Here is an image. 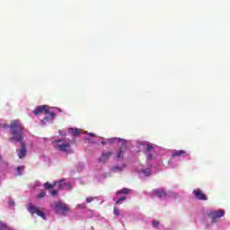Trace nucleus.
<instances>
[{
    "label": "nucleus",
    "mask_w": 230,
    "mask_h": 230,
    "mask_svg": "<svg viewBox=\"0 0 230 230\" xmlns=\"http://www.w3.org/2000/svg\"><path fill=\"white\" fill-rule=\"evenodd\" d=\"M49 112V106L48 105H41L38 106L34 111L33 114L39 116V114H48Z\"/></svg>",
    "instance_id": "7"
},
{
    "label": "nucleus",
    "mask_w": 230,
    "mask_h": 230,
    "mask_svg": "<svg viewBox=\"0 0 230 230\" xmlns=\"http://www.w3.org/2000/svg\"><path fill=\"white\" fill-rule=\"evenodd\" d=\"M226 215V211L219 209V210H211L208 213V218H211L212 222H217L218 218H222Z\"/></svg>",
    "instance_id": "5"
},
{
    "label": "nucleus",
    "mask_w": 230,
    "mask_h": 230,
    "mask_svg": "<svg viewBox=\"0 0 230 230\" xmlns=\"http://www.w3.org/2000/svg\"><path fill=\"white\" fill-rule=\"evenodd\" d=\"M91 137H96L94 134L90 133Z\"/></svg>",
    "instance_id": "29"
},
{
    "label": "nucleus",
    "mask_w": 230,
    "mask_h": 230,
    "mask_svg": "<svg viewBox=\"0 0 230 230\" xmlns=\"http://www.w3.org/2000/svg\"><path fill=\"white\" fill-rule=\"evenodd\" d=\"M55 118H57V114L49 110V112L45 113V117L40 119V123L41 125H48V123H51V121H53Z\"/></svg>",
    "instance_id": "6"
},
{
    "label": "nucleus",
    "mask_w": 230,
    "mask_h": 230,
    "mask_svg": "<svg viewBox=\"0 0 230 230\" xmlns=\"http://www.w3.org/2000/svg\"><path fill=\"white\" fill-rule=\"evenodd\" d=\"M182 155H188L185 150H174L172 153V157H181Z\"/></svg>",
    "instance_id": "13"
},
{
    "label": "nucleus",
    "mask_w": 230,
    "mask_h": 230,
    "mask_svg": "<svg viewBox=\"0 0 230 230\" xmlns=\"http://www.w3.org/2000/svg\"><path fill=\"white\" fill-rule=\"evenodd\" d=\"M79 208H82V209H87V206L85 204L78 205Z\"/></svg>",
    "instance_id": "28"
},
{
    "label": "nucleus",
    "mask_w": 230,
    "mask_h": 230,
    "mask_svg": "<svg viewBox=\"0 0 230 230\" xmlns=\"http://www.w3.org/2000/svg\"><path fill=\"white\" fill-rule=\"evenodd\" d=\"M192 193L194 197L198 199V200H208V197L200 189H195Z\"/></svg>",
    "instance_id": "9"
},
{
    "label": "nucleus",
    "mask_w": 230,
    "mask_h": 230,
    "mask_svg": "<svg viewBox=\"0 0 230 230\" xmlns=\"http://www.w3.org/2000/svg\"><path fill=\"white\" fill-rule=\"evenodd\" d=\"M20 145L21 148L17 149L16 152L20 159H24L26 157V154L28 153V150L26 149V144H24V142H21Z\"/></svg>",
    "instance_id": "8"
},
{
    "label": "nucleus",
    "mask_w": 230,
    "mask_h": 230,
    "mask_svg": "<svg viewBox=\"0 0 230 230\" xmlns=\"http://www.w3.org/2000/svg\"><path fill=\"white\" fill-rule=\"evenodd\" d=\"M59 112H62V110H60V109H57Z\"/></svg>",
    "instance_id": "33"
},
{
    "label": "nucleus",
    "mask_w": 230,
    "mask_h": 230,
    "mask_svg": "<svg viewBox=\"0 0 230 230\" xmlns=\"http://www.w3.org/2000/svg\"><path fill=\"white\" fill-rule=\"evenodd\" d=\"M53 143H56L57 149L60 150V152H63L64 154H72L73 150H71V143L69 142H62V139H56L53 141Z\"/></svg>",
    "instance_id": "2"
},
{
    "label": "nucleus",
    "mask_w": 230,
    "mask_h": 230,
    "mask_svg": "<svg viewBox=\"0 0 230 230\" xmlns=\"http://www.w3.org/2000/svg\"><path fill=\"white\" fill-rule=\"evenodd\" d=\"M25 166L24 165H22V166H18L17 167V173H18V175H22V172H24V170H25Z\"/></svg>",
    "instance_id": "18"
},
{
    "label": "nucleus",
    "mask_w": 230,
    "mask_h": 230,
    "mask_svg": "<svg viewBox=\"0 0 230 230\" xmlns=\"http://www.w3.org/2000/svg\"><path fill=\"white\" fill-rule=\"evenodd\" d=\"M152 152H154L153 146L152 145H147L146 147V151H145L147 161H154V154H152Z\"/></svg>",
    "instance_id": "10"
},
{
    "label": "nucleus",
    "mask_w": 230,
    "mask_h": 230,
    "mask_svg": "<svg viewBox=\"0 0 230 230\" xmlns=\"http://www.w3.org/2000/svg\"><path fill=\"white\" fill-rule=\"evenodd\" d=\"M102 145H105V142H102Z\"/></svg>",
    "instance_id": "34"
},
{
    "label": "nucleus",
    "mask_w": 230,
    "mask_h": 230,
    "mask_svg": "<svg viewBox=\"0 0 230 230\" xmlns=\"http://www.w3.org/2000/svg\"><path fill=\"white\" fill-rule=\"evenodd\" d=\"M113 215H115L116 217H119V210L118 208H114Z\"/></svg>",
    "instance_id": "24"
},
{
    "label": "nucleus",
    "mask_w": 230,
    "mask_h": 230,
    "mask_svg": "<svg viewBox=\"0 0 230 230\" xmlns=\"http://www.w3.org/2000/svg\"><path fill=\"white\" fill-rule=\"evenodd\" d=\"M46 197V191H41L38 194L37 199H44Z\"/></svg>",
    "instance_id": "21"
},
{
    "label": "nucleus",
    "mask_w": 230,
    "mask_h": 230,
    "mask_svg": "<svg viewBox=\"0 0 230 230\" xmlns=\"http://www.w3.org/2000/svg\"><path fill=\"white\" fill-rule=\"evenodd\" d=\"M122 200H127V196H123V197L119 198V199L116 201V204H117V205L121 204V201H122Z\"/></svg>",
    "instance_id": "22"
},
{
    "label": "nucleus",
    "mask_w": 230,
    "mask_h": 230,
    "mask_svg": "<svg viewBox=\"0 0 230 230\" xmlns=\"http://www.w3.org/2000/svg\"><path fill=\"white\" fill-rule=\"evenodd\" d=\"M142 173H144V175H146V177H150L152 172H150V169H144V170H142Z\"/></svg>",
    "instance_id": "19"
},
{
    "label": "nucleus",
    "mask_w": 230,
    "mask_h": 230,
    "mask_svg": "<svg viewBox=\"0 0 230 230\" xmlns=\"http://www.w3.org/2000/svg\"><path fill=\"white\" fill-rule=\"evenodd\" d=\"M51 197H57L58 195V190H53L50 191Z\"/></svg>",
    "instance_id": "23"
},
{
    "label": "nucleus",
    "mask_w": 230,
    "mask_h": 230,
    "mask_svg": "<svg viewBox=\"0 0 230 230\" xmlns=\"http://www.w3.org/2000/svg\"><path fill=\"white\" fill-rule=\"evenodd\" d=\"M66 180L62 179L58 181V190H64L65 186H67L69 190H71V184L70 183H65Z\"/></svg>",
    "instance_id": "15"
},
{
    "label": "nucleus",
    "mask_w": 230,
    "mask_h": 230,
    "mask_svg": "<svg viewBox=\"0 0 230 230\" xmlns=\"http://www.w3.org/2000/svg\"><path fill=\"white\" fill-rule=\"evenodd\" d=\"M54 210L58 215H67V213H69V207L66 203L57 201L55 203Z\"/></svg>",
    "instance_id": "3"
},
{
    "label": "nucleus",
    "mask_w": 230,
    "mask_h": 230,
    "mask_svg": "<svg viewBox=\"0 0 230 230\" xmlns=\"http://www.w3.org/2000/svg\"><path fill=\"white\" fill-rule=\"evenodd\" d=\"M153 194L155 195V197H158V199H164V197L168 195L164 189H155L153 190Z\"/></svg>",
    "instance_id": "11"
},
{
    "label": "nucleus",
    "mask_w": 230,
    "mask_h": 230,
    "mask_svg": "<svg viewBox=\"0 0 230 230\" xmlns=\"http://www.w3.org/2000/svg\"><path fill=\"white\" fill-rule=\"evenodd\" d=\"M93 200H94V197L86 198V204H91V202H93Z\"/></svg>",
    "instance_id": "25"
},
{
    "label": "nucleus",
    "mask_w": 230,
    "mask_h": 230,
    "mask_svg": "<svg viewBox=\"0 0 230 230\" xmlns=\"http://www.w3.org/2000/svg\"><path fill=\"white\" fill-rule=\"evenodd\" d=\"M125 152H127V146H123L122 147H120L118 152H117V158L119 160L123 159V155L125 154Z\"/></svg>",
    "instance_id": "14"
},
{
    "label": "nucleus",
    "mask_w": 230,
    "mask_h": 230,
    "mask_svg": "<svg viewBox=\"0 0 230 230\" xmlns=\"http://www.w3.org/2000/svg\"><path fill=\"white\" fill-rule=\"evenodd\" d=\"M159 226V221H153V227H157Z\"/></svg>",
    "instance_id": "27"
},
{
    "label": "nucleus",
    "mask_w": 230,
    "mask_h": 230,
    "mask_svg": "<svg viewBox=\"0 0 230 230\" xmlns=\"http://www.w3.org/2000/svg\"><path fill=\"white\" fill-rule=\"evenodd\" d=\"M115 170H121V167H115Z\"/></svg>",
    "instance_id": "30"
},
{
    "label": "nucleus",
    "mask_w": 230,
    "mask_h": 230,
    "mask_svg": "<svg viewBox=\"0 0 230 230\" xmlns=\"http://www.w3.org/2000/svg\"><path fill=\"white\" fill-rule=\"evenodd\" d=\"M111 157H112V152L109 151L106 153H102L99 158V163H107V161H109Z\"/></svg>",
    "instance_id": "12"
},
{
    "label": "nucleus",
    "mask_w": 230,
    "mask_h": 230,
    "mask_svg": "<svg viewBox=\"0 0 230 230\" xmlns=\"http://www.w3.org/2000/svg\"><path fill=\"white\" fill-rule=\"evenodd\" d=\"M3 226H4V225H1V226H0V230H3Z\"/></svg>",
    "instance_id": "31"
},
{
    "label": "nucleus",
    "mask_w": 230,
    "mask_h": 230,
    "mask_svg": "<svg viewBox=\"0 0 230 230\" xmlns=\"http://www.w3.org/2000/svg\"><path fill=\"white\" fill-rule=\"evenodd\" d=\"M1 225H5V224L0 221V226H1Z\"/></svg>",
    "instance_id": "32"
},
{
    "label": "nucleus",
    "mask_w": 230,
    "mask_h": 230,
    "mask_svg": "<svg viewBox=\"0 0 230 230\" xmlns=\"http://www.w3.org/2000/svg\"><path fill=\"white\" fill-rule=\"evenodd\" d=\"M8 204L10 208H13V206H15V201H13V199H10Z\"/></svg>",
    "instance_id": "26"
},
{
    "label": "nucleus",
    "mask_w": 230,
    "mask_h": 230,
    "mask_svg": "<svg viewBox=\"0 0 230 230\" xmlns=\"http://www.w3.org/2000/svg\"><path fill=\"white\" fill-rule=\"evenodd\" d=\"M72 134L73 136H80V129L78 128H75V129H72Z\"/></svg>",
    "instance_id": "20"
},
{
    "label": "nucleus",
    "mask_w": 230,
    "mask_h": 230,
    "mask_svg": "<svg viewBox=\"0 0 230 230\" xmlns=\"http://www.w3.org/2000/svg\"><path fill=\"white\" fill-rule=\"evenodd\" d=\"M27 209L31 215H37L43 220H46V214L39 207H35L32 203H29Z\"/></svg>",
    "instance_id": "4"
},
{
    "label": "nucleus",
    "mask_w": 230,
    "mask_h": 230,
    "mask_svg": "<svg viewBox=\"0 0 230 230\" xmlns=\"http://www.w3.org/2000/svg\"><path fill=\"white\" fill-rule=\"evenodd\" d=\"M121 193H123L124 195H128V193H130V189H128V188L121 189L116 192V195H121Z\"/></svg>",
    "instance_id": "17"
},
{
    "label": "nucleus",
    "mask_w": 230,
    "mask_h": 230,
    "mask_svg": "<svg viewBox=\"0 0 230 230\" xmlns=\"http://www.w3.org/2000/svg\"><path fill=\"white\" fill-rule=\"evenodd\" d=\"M57 184H58V181H54L53 183H49V181H47L44 183V188L47 190H53V188H55Z\"/></svg>",
    "instance_id": "16"
},
{
    "label": "nucleus",
    "mask_w": 230,
    "mask_h": 230,
    "mask_svg": "<svg viewBox=\"0 0 230 230\" xmlns=\"http://www.w3.org/2000/svg\"><path fill=\"white\" fill-rule=\"evenodd\" d=\"M4 128L10 129V134L12 137L8 138L10 143H24V126L21 123L19 119L13 120L10 125H4Z\"/></svg>",
    "instance_id": "1"
}]
</instances>
